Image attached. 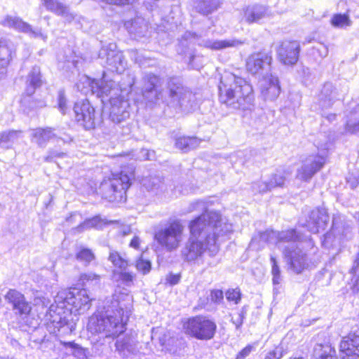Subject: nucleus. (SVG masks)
I'll use <instances>...</instances> for the list:
<instances>
[{"label":"nucleus","mask_w":359,"mask_h":359,"mask_svg":"<svg viewBox=\"0 0 359 359\" xmlns=\"http://www.w3.org/2000/svg\"><path fill=\"white\" fill-rule=\"evenodd\" d=\"M189 210L203 212L189 224L190 236L182 249V257L187 262H193L205 252L215 257L219 251L220 243L233 232L232 224L223 221L219 212L206 210V203L203 201L193 202Z\"/></svg>","instance_id":"f257e3e1"},{"label":"nucleus","mask_w":359,"mask_h":359,"mask_svg":"<svg viewBox=\"0 0 359 359\" xmlns=\"http://www.w3.org/2000/svg\"><path fill=\"white\" fill-rule=\"evenodd\" d=\"M189 210L203 212L189 224L190 236L182 249V257L187 262H193L205 252L215 257L219 251L220 243L233 232L232 224L223 221L219 212L206 210V203L203 201L193 202Z\"/></svg>","instance_id":"f03ea898"},{"label":"nucleus","mask_w":359,"mask_h":359,"mask_svg":"<svg viewBox=\"0 0 359 359\" xmlns=\"http://www.w3.org/2000/svg\"><path fill=\"white\" fill-rule=\"evenodd\" d=\"M143 81L142 94L149 102L161 101L185 112L191 111L196 106V95L183 86L180 78H169L165 92L161 89L163 79L160 76L147 74L144 76Z\"/></svg>","instance_id":"7ed1b4c3"},{"label":"nucleus","mask_w":359,"mask_h":359,"mask_svg":"<svg viewBox=\"0 0 359 359\" xmlns=\"http://www.w3.org/2000/svg\"><path fill=\"white\" fill-rule=\"evenodd\" d=\"M121 297H113L110 300L111 304L104 306V313H97L90 317L87 325L89 332L102 334L104 339H112L123 332V317L126 316L128 318L130 313L132 298L128 294L125 296V299Z\"/></svg>","instance_id":"20e7f679"},{"label":"nucleus","mask_w":359,"mask_h":359,"mask_svg":"<svg viewBox=\"0 0 359 359\" xmlns=\"http://www.w3.org/2000/svg\"><path fill=\"white\" fill-rule=\"evenodd\" d=\"M277 243H287L283 247V254L290 269L296 273H300L308 266L307 257L303 250L313 248V241L308 238L302 241L294 229L276 232Z\"/></svg>","instance_id":"39448f33"},{"label":"nucleus","mask_w":359,"mask_h":359,"mask_svg":"<svg viewBox=\"0 0 359 359\" xmlns=\"http://www.w3.org/2000/svg\"><path fill=\"white\" fill-rule=\"evenodd\" d=\"M229 86L223 80L219 86V100L233 109L250 110L253 107L254 95L252 87L241 77L231 75L229 78Z\"/></svg>","instance_id":"423d86ee"},{"label":"nucleus","mask_w":359,"mask_h":359,"mask_svg":"<svg viewBox=\"0 0 359 359\" xmlns=\"http://www.w3.org/2000/svg\"><path fill=\"white\" fill-rule=\"evenodd\" d=\"M134 178L133 168L122 170L119 173L112 174L111 177L104 180L99 187L102 197L111 202H121L126 200V190Z\"/></svg>","instance_id":"0eeeda50"},{"label":"nucleus","mask_w":359,"mask_h":359,"mask_svg":"<svg viewBox=\"0 0 359 359\" xmlns=\"http://www.w3.org/2000/svg\"><path fill=\"white\" fill-rule=\"evenodd\" d=\"M51 304L46 313L47 327L53 334H57L61 332L62 334L71 333L75 329L74 323L69 320L71 312L65 308V305L55 303Z\"/></svg>","instance_id":"6e6552de"},{"label":"nucleus","mask_w":359,"mask_h":359,"mask_svg":"<svg viewBox=\"0 0 359 359\" xmlns=\"http://www.w3.org/2000/svg\"><path fill=\"white\" fill-rule=\"evenodd\" d=\"M184 227L182 222L175 219L158 229L154 234L157 243L167 251L177 250L184 238Z\"/></svg>","instance_id":"1a4fd4ad"},{"label":"nucleus","mask_w":359,"mask_h":359,"mask_svg":"<svg viewBox=\"0 0 359 359\" xmlns=\"http://www.w3.org/2000/svg\"><path fill=\"white\" fill-rule=\"evenodd\" d=\"M90 299L85 289L72 288L65 290L59 292L55 299V303L62 304L66 306L67 305L70 306L71 308L67 309L71 313L73 309L75 312L79 313L85 312L90 309Z\"/></svg>","instance_id":"9d476101"},{"label":"nucleus","mask_w":359,"mask_h":359,"mask_svg":"<svg viewBox=\"0 0 359 359\" xmlns=\"http://www.w3.org/2000/svg\"><path fill=\"white\" fill-rule=\"evenodd\" d=\"M184 329L186 333L193 337L201 340H209L214 337L217 325L205 317L196 316L187 322Z\"/></svg>","instance_id":"9b49d317"},{"label":"nucleus","mask_w":359,"mask_h":359,"mask_svg":"<svg viewBox=\"0 0 359 359\" xmlns=\"http://www.w3.org/2000/svg\"><path fill=\"white\" fill-rule=\"evenodd\" d=\"M273 57L270 51H259L248 56L246 60L247 71L258 76H269L271 71Z\"/></svg>","instance_id":"f8f14e48"},{"label":"nucleus","mask_w":359,"mask_h":359,"mask_svg":"<svg viewBox=\"0 0 359 359\" xmlns=\"http://www.w3.org/2000/svg\"><path fill=\"white\" fill-rule=\"evenodd\" d=\"M326 151L322 150L320 154L311 155L303 162L300 168L297 170V179L308 182L318 172L325 163Z\"/></svg>","instance_id":"ddd939ff"},{"label":"nucleus","mask_w":359,"mask_h":359,"mask_svg":"<svg viewBox=\"0 0 359 359\" xmlns=\"http://www.w3.org/2000/svg\"><path fill=\"white\" fill-rule=\"evenodd\" d=\"M74 112L76 121L85 129L90 130L95 127V111L88 100L76 102Z\"/></svg>","instance_id":"4468645a"},{"label":"nucleus","mask_w":359,"mask_h":359,"mask_svg":"<svg viewBox=\"0 0 359 359\" xmlns=\"http://www.w3.org/2000/svg\"><path fill=\"white\" fill-rule=\"evenodd\" d=\"M91 89L93 93L101 97L102 102H110V100L121 96L118 84L112 80H107L104 75L101 81H92Z\"/></svg>","instance_id":"2eb2a0df"},{"label":"nucleus","mask_w":359,"mask_h":359,"mask_svg":"<svg viewBox=\"0 0 359 359\" xmlns=\"http://www.w3.org/2000/svg\"><path fill=\"white\" fill-rule=\"evenodd\" d=\"M4 27L13 29L19 32L28 34L32 38H41L46 41L47 36L42 33L41 29H33L27 22L22 20V18L17 16L6 15L1 22Z\"/></svg>","instance_id":"dca6fc26"},{"label":"nucleus","mask_w":359,"mask_h":359,"mask_svg":"<svg viewBox=\"0 0 359 359\" xmlns=\"http://www.w3.org/2000/svg\"><path fill=\"white\" fill-rule=\"evenodd\" d=\"M300 45L297 41L282 42L277 50L280 62L285 65H294L299 59Z\"/></svg>","instance_id":"f3484780"},{"label":"nucleus","mask_w":359,"mask_h":359,"mask_svg":"<svg viewBox=\"0 0 359 359\" xmlns=\"http://www.w3.org/2000/svg\"><path fill=\"white\" fill-rule=\"evenodd\" d=\"M109 118L116 123L126 120L130 116V104L122 96L110 100Z\"/></svg>","instance_id":"a211bd4d"},{"label":"nucleus","mask_w":359,"mask_h":359,"mask_svg":"<svg viewBox=\"0 0 359 359\" xmlns=\"http://www.w3.org/2000/svg\"><path fill=\"white\" fill-rule=\"evenodd\" d=\"M328 221L329 216L327 210L323 208H318L310 212L309 219L302 225L307 228L310 232L316 233L320 229H324L326 227Z\"/></svg>","instance_id":"6ab92c4d"},{"label":"nucleus","mask_w":359,"mask_h":359,"mask_svg":"<svg viewBox=\"0 0 359 359\" xmlns=\"http://www.w3.org/2000/svg\"><path fill=\"white\" fill-rule=\"evenodd\" d=\"M6 299L12 305L13 310L21 316H27L31 311L30 304L25 300L22 294L15 290H9L5 296Z\"/></svg>","instance_id":"aec40b11"},{"label":"nucleus","mask_w":359,"mask_h":359,"mask_svg":"<svg viewBox=\"0 0 359 359\" xmlns=\"http://www.w3.org/2000/svg\"><path fill=\"white\" fill-rule=\"evenodd\" d=\"M280 93L278 78L273 74L264 77L261 84V93L265 100H274Z\"/></svg>","instance_id":"412c9836"},{"label":"nucleus","mask_w":359,"mask_h":359,"mask_svg":"<svg viewBox=\"0 0 359 359\" xmlns=\"http://www.w3.org/2000/svg\"><path fill=\"white\" fill-rule=\"evenodd\" d=\"M57 137L55 130L50 127L37 128L31 130L30 137L33 143L38 147L44 148L47 143L52 139Z\"/></svg>","instance_id":"4be33fe9"},{"label":"nucleus","mask_w":359,"mask_h":359,"mask_svg":"<svg viewBox=\"0 0 359 359\" xmlns=\"http://www.w3.org/2000/svg\"><path fill=\"white\" fill-rule=\"evenodd\" d=\"M41 2L48 11L64 17L67 21L70 22L75 18L69 7L59 0H41Z\"/></svg>","instance_id":"5701e85b"},{"label":"nucleus","mask_w":359,"mask_h":359,"mask_svg":"<svg viewBox=\"0 0 359 359\" xmlns=\"http://www.w3.org/2000/svg\"><path fill=\"white\" fill-rule=\"evenodd\" d=\"M103 53L107 55V64L109 69L112 72H116L118 74H121L126 69V62L124 59L123 54L120 52L111 50L106 53V50L102 49Z\"/></svg>","instance_id":"b1692460"},{"label":"nucleus","mask_w":359,"mask_h":359,"mask_svg":"<svg viewBox=\"0 0 359 359\" xmlns=\"http://www.w3.org/2000/svg\"><path fill=\"white\" fill-rule=\"evenodd\" d=\"M348 225H345L340 224L339 221L337 218L333 219L332 222V227L330 232H327L324 235V240L323 241V244L329 248L333 245L334 238L341 237V236H347V226Z\"/></svg>","instance_id":"393cba45"},{"label":"nucleus","mask_w":359,"mask_h":359,"mask_svg":"<svg viewBox=\"0 0 359 359\" xmlns=\"http://www.w3.org/2000/svg\"><path fill=\"white\" fill-rule=\"evenodd\" d=\"M137 349V341L133 337L125 336L116 342V350L123 357L135 354Z\"/></svg>","instance_id":"a878e982"},{"label":"nucleus","mask_w":359,"mask_h":359,"mask_svg":"<svg viewBox=\"0 0 359 359\" xmlns=\"http://www.w3.org/2000/svg\"><path fill=\"white\" fill-rule=\"evenodd\" d=\"M243 43V41L235 39L225 40L208 39L203 41L202 46L213 50H219L226 48L237 47Z\"/></svg>","instance_id":"bb28decb"},{"label":"nucleus","mask_w":359,"mask_h":359,"mask_svg":"<svg viewBox=\"0 0 359 359\" xmlns=\"http://www.w3.org/2000/svg\"><path fill=\"white\" fill-rule=\"evenodd\" d=\"M266 13V8L262 5L248 6L244 10L243 20L249 24L257 22L265 16Z\"/></svg>","instance_id":"cd10ccee"},{"label":"nucleus","mask_w":359,"mask_h":359,"mask_svg":"<svg viewBox=\"0 0 359 359\" xmlns=\"http://www.w3.org/2000/svg\"><path fill=\"white\" fill-rule=\"evenodd\" d=\"M12 54L13 50L9 43L6 41H0V79L6 73Z\"/></svg>","instance_id":"c85d7f7f"},{"label":"nucleus","mask_w":359,"mask_h":359,"mask_svg":"<svg viewBox=\"0 0 359 359\" xmlns=\"http://www.w3.org/2000/svg\"><path fill=\"white\" fill-rule=\"evenodd\" d=\"M26 84L25 93L29 97L34 93L36 88L41 84V70L39 67L34 66L32 67L27 76Z\"/></svg>","instance_id":"c756f323"},{"label":"nucleus","mask_w":359,"mask_h":359,"mask_svg":"<svg viewBox=\"0 0 359 359\" xmlns=\"http://www.w3.org/2000/svg\"><path fill=\"white\" fill-rule=\"evenodd\" d=\"M143 185L148 191H153L155 194H160L167 191V186L164 179L158 176H153L144 179Z\"/></svg>","instance_id":"7c9ffc66"},{"label":"nucleus","mask_w":359,"mask_h":359,"mask_svg":"<svg viewBox=\"0 0 359 359\" xmlns=\"http://www.w3.org/2000/svg\"><path fill=\"white\" fill-rule=\"evenodd\" d=\"M340 351L359 354V334L353 333L344 337L340 344Z\"/></svg>","instance_id":"2f4dec72"},{"label":"nucleus","mask_w":359,"mask_h":359,"mask_svg":"<svg viewBox=\"0 0 359 359\" xmlns=\"http://www.w3.org/2000/svg\"><path fill=\"white\" fill-rule=\"evenodd\" d=\"M314 354L320 359H338L336 351L328 344H317L314 348Z\"/></svg>","instance_id":"473e14b6"},{"label":"nucleus","mask_w":359,"mask_h":359,"mask_svg":"<svg viewBox=\"0 0 359 359\" xmlns=\"http://www.w3.org/2000/svg\"><path fill=\"white\" fill-rule=\"evenodd\" d=\"M199 143V140L195 137H181L176 140L175 146L186 152L198 147Z\"/></svg>","instance_id":"72a5a7b5"},{"label":"nucleus","mask_w":359,"mask_h":359,"mask_svg":"<svg viewBox=\"0 0 359 359\" xmlns=\"http://www.w3.org/2000/svg\"><path fill=\"white\" fill-rule=\"evenodd\" d=\"M219 4V0H198L196 10L203 15H208L215 11Z\"/></svg>","instance_id":"f704fd0d"},{"label":"nucleus","mask_w":359,"mask_h":359,"mask_svg":"<svg viewBox=\"0 0 359 359\" xmlns=\"http://www.w3.org/2000/svg\"><path fill=\"white\" fill-rule=\"evenodd\" d=\"M332 26L339 28H344L351 25V20L346 14H335L331 20Z\"/></svg>","instance_id":"c9c22d12"},{"label":"nucleus","mask_w":359,"mask_h":359,"mask_svg":"<svg viewBox=\"0 0 359 359\" xmlns=\"http://www.w3.org/2000/svg\"><path fill=\"white\" fill-rule=\"evenodd\" d=\"M109 260L116 267L125 269L128 264L126 259L123 258L118 252L111 250L109 255Z\"/></svg>","instance_id":"e433bc0d"},{"label":"nucleus","mask_w":359,"mask_h":359,"mask_svg":"<svg viewBox=\"0 0 359 359\" xmlns=\"http://www.w3.org/2000/svg\"><path fill=\"white\" fill-rule=\"evenodd\" d=\"M333 90L334 88L331 83H326L323 86L321 90L322 96L325 97L323 107H327L332 105L334 99V97L332 95Z\"/></svg>","instance_id":"4c0bfd02"},{"label":"nucleus","mask_w":359,"mask_h":359,"mask_svg":"<svg viewBox=\"0 0 359 359\" xmlns=\"http://www.w3.org/2000/svg\"><path fill=\"white\" fill-rule=\"evenodd\" d=\"M271 191L276 187H283L285 184V177L283 173L273 174L268 180Z\"/></svg>","instance_id":"58836bf2"},{"label":"nucleus","mask_w":359,"mask_h":359,"mask_svg":"<svg viewBox=\"0 0 359 359\" xmlns=\"http://www.w3.org/2000/svg\"><path fill=\"white\" fill-rule=\"evenodd\" d=\"M135 267L139 272L145 275L151 271V264L149 260L141 257L136 261Z\"/></svg>","instance_id":"ea45409f"},{"label":"nucleus","mask_w":359,"mask_h":359,"mask_svg":"<svg viewBox=\"0 0 359 359\" xmlns=\"http://www.w3.org/2000/svg\"><path fill=\"white\" fill-rule=\"evenodd\" d=\"M18 135L19 132L16 130L3 132L0 134V144L13 142L18 139Z\"/></svg>","instance_id":"a19ab883"},{"label":"nucleus","mask_w":359,"mask_h":359,"mask_svg":"<svg viewBox=\"0 0 359 359\" xmlns=\"http://www.w3.org/2000/svg\"><path fill=\"white\" fill-rule=\"evenodd\" d=\"M76 259L81 262L89 263L95 259V255L91 250L82 248L77 254Z\"/></svg>","instance_id":"79ce46f5"},{"label":"nucleus","mask_w":359,"mask_h":359,"mask_svg":"<svg viewBox=\"0 0 359 359\" xmlns=\"http://www.w3.org/2000/svg\"><path fill=\"white\" fill-rule=\"evenodd\" d=\"M259 241L264 243H277L276 231H274L273 230H266L264 232H261L259 234Z\"/></svg>","instance_id":"37998d69"},{"label":"nucleus","mask_w":359,"mask_h":359,"mask_svg":"<svg viewBox=\"0 0 359 359\" xmlns=\"http://www.w3.org/2000/svg\"><path fill=\"white\" fill-rule=\"evenodd\" d=\"M252 189L258 193H266L271 191L268 180H261L254 183L252 184Z\"/></svg>","instance_id":"c03bdc74"},{"label":"nucleus","mask_w":359,"mask_h":359,"mask_svg":"<svg viewBox=\"0 0 359 359\" xmlns=\"http://www.w3.org/2000/svg\"><path fill=\"white\" fill-rule=\"evenodd\" d=\"M271 262L272 264L273 282L274 284H278L280 282V271L273 256H271Z\"/></svg>","instance_id":"a18cd8bd"},{"label":"nucleus","mask_w":359,"mask_h":359,"mask_svg":"<svg viewBox=\"0 0 359 359\" xmlns=\"http://www.w3.org/2000/svg\"><path fill=\"white\" fill-rule=\"evenodd\" d=\"M118 279L121 280L126 285L130 286L135 278V274L126 271H121L118 273Z\"/></svg>","instance_id":"49530a36"},{"label":"nucleus","mask_w":359,"mask_h":359,"mask_svg":"<svg viewBox=\"0 0 359 359\" xmlns=\"http://www.w3.org/2000/svg\"><path fill=\"white\" fill-rule=\"evenodd\" d=\"M226 298L229 302H234L235 304H238L241 300V292L238 289L229 290L226 292Z\"/></svg>","instance_id":"de8ad7c7"},{"label":"nucleus","mask_w":359,"mask_h":359,"mask_svg":"<svg viewBox=\"0 0 359 359\" xmlns=\"http://www.w3.org/2000/svg\"><path fill=\"white\" fill-rule=\"evenodd\" d=\"M67 156V153L58 151L55 149L49 150L48 155L44 158L45 161L51 162L54 161L57 158H65Z\"/></svg>","instance_id":"09e8293b"},{"label":"nucleus","mask_w":359,"mask_h":359,"mask_svg":"<svg viewBox=\"0 0 359 359\" xmlns=\"http://www.w3.org/2000/svg\"><path fill=\"white\" fill-rule=\"evenodd\" d=\"M313 54L314 55H318L320 58L325 57L328 54V48L323 43L317 44V46L313 47Z\"/></svg>","instance_id":"8fccbe9b"},{"label":"nucleus","mask_w":359,"mask_h":359,"mask_svg":"<svg viewBox=\"0 0 359 359\" xmlns=\"http://www.w3.org/2000/svg\"><path fill=\"white\" fill-rule=\"evenodd\" d=\"M210 299L214 303H221L224 299L223 292L220 290H212L210 292Z\"/></svg>","instance_id":"3c124183"},{"label":"nucleus","mask_w":359,"mask_h":359,"mask_svg":"<svg viewBox=\"0 0 359 359\" xmlns=\"http://www.w3.org/2000/svg\"><path fill=\"white\" fill-rule=\"evenodd\" d=\"M58 107L60 110V111L62 114L65 113V111L67 109V100L65 96V93L63 91L60 90L58 93Z\"/></svg>","instance_id":"603ef678"},{"label":"nucleus","mask_w":359,"mask_h":359,"mask_svg":"<svg viewBox=\"0 0 359 359\" xmlns=\"http://www.w3.org/2000/svg\"><path fill=\"white\" fill-rule=\"evenodd\" d=\"M100 276L93 273H83L81 275V280L83 281V284H86V282H90V281H97L99 280Z\"/></svg>","instance_id":"864d4df0"},{"label":"nucleus","mask_w":359,"mask_h":359,"mask_svg":"<svg viewBox=\"0 0 359 359\" xmlns=\"http://www.w3.org/2000/svg\"><path fill=\"white\" fill-rule=\"evenodd\" d=\"M346 131L351 134L359 133V121L358 122L349 121L346 126Z\"/></svg>","instance_id":"5fc2aeb1"},{"label":"nucleus","mask_w":359,"mask_h":359,"mask_svg":"<svg viewBox=\"0 0 359 359\" xmlns=\"http://www.w3.org/2000/svg\"><path fill=\"white\" fill-rule=\"evenodd\" d=\"M99 219L97 217H94L92 219H88L85 221L83 224L79 225L77 229H86L93 227L97 225Z\"/></svg>","instance_id":"6e6d98bb"},{"label":"nucleus","mask_w":359,"mask_h":359,"mask_svg":"<svg viewBox=\"0 0 359 359\" xmlns=\"http://www.w3.org/2000/svg\"><path fill=\"white\" fill-rule=\"evenodd\" d=\"M253 346L251 345H248L244 348H243L237 355L236 359H243L247 357L252 351Z\"/></svg>","instance_id":"4d7b16f0"},{"label":"nucleus","mask_w":359,"mask_h":359,"mask_svg":"<svg viewBox=\"0 0 359 359\" xmlns=\"http://www.w3.org/2000/svg\"><path fill=\"white\" fill-rule=\"evenodd\" d=\"M180 279V276L179 275L175 274H169L166 277V281L167 283H170L172 285H176L179 283Z\"/></svg>","instance_id":"13d9d810"},{"label":"nucleus","mask_w":359,"mask_h":359,"mask_svg":"<svg viewBox=\"0 0 359 359\" xmlns=\"http://www.w3.org/2000/svg\"><path fill=\"white\" fill-rule=\"evenodd\" d=\"M343 353L341 359H359V354L356 353H348L347 351H341Z\"/></svg>","instance_id":"bf43d9fd"},{"label":"nucleus","mask_w":359,"mask_h":359,"mask_svg":"<svg viewBox=\"0 0 359 359\" xmlns=\"http://www.w3.org/2000/svg\"><path fill=\"white\" fill-rule=\"evenodd\" d=\"M352 290L353 292H359V273L358 275H355V277L352 278Z\"/></svg>","instance_id":"052dcab7"},{"label":"nucleus","mask_w":359,"mask_h":359,"mask_svg":"<svg viewBox=\"0 0 359 359\" xmlns=\"http://www.w3.org/2000/svg\"><path fill=\"white\" fill-rule=\"evenodd\" d=\"M233 323L236 325V329H239L243 323V316L239 314L236 319H232Z\"/></svg>","instance_id":"680f3d73"},{"label":"nucleus","mask_w":359,"mask_h":359,"mask_svg":"<svg viewBox=\"0 0 359 359\" xmlns=\"http://www.w3.org/2000/svg\"><path fill=\"white\" fill-rule=\"evenodd\" d=\"M282 355H278L277 352L272 351L266 354L264 359H280Z\"/></svg>","instance_id":"e2e57ef3"},{"label":"nucleus","mask_w":359,"mask_h":359,"mask_svg":"<svg viewBox=\"0 0 359 359\" xmlns=\"http://www.w3.org/2000/svg\"><path fill=\"white\" fill-rule=\"evenodd\" d=\"M140 245V238L137 236H135L130 243V246L137 249Z\"/></svg>","instance_id":"0e129e2a"},{"label":"nucleus","mask_w":359,"mask_h":359,"mask_svg":"<svg viewBox=\"0 0 359 359\" xmlns=\"http://www.w3.org/2000/svg\"><path fill=\"white\" fill-rule=\"evenodd\" d=\"M62 344L64 345L65 347H67V348H78V344H75L74 342L73 341H69V342H62Z\"/></svg>","instance_id":"69168bd1"},{"label":"nucleus","mask_w":359,"mask_h":359,"mask_svg":"<svg viewBox=\"0 0 359 359\" xmlns=\"http://www.w3.org/2000/svg\"><path fill=\"white\" fill-rule=\"evenodd\" d=\"M160 341H161V344L163 346H164L165 348H168V346L169 345V343L168 344H166V342L163 340L162 339H160Z\"/></svg>","instance_id":"338daca9"},{"label":"nucleus","mask_w":359,"mask_h":359,"mask_svg":"<svg viewBox=\"0 0 359 359\" xmlns=\"http://www.w3.org/2000/svg\"><path fill=\"white\" fill-rule=\"evenodd\" d=\"M354 217H355V218H356V219H359V212H356V213L355 214V216H354Z\"/></svg>","instance_id":"774afa93"}]
</instances>
